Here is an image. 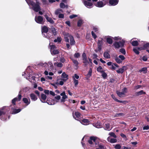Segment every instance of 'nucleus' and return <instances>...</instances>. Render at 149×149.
<instances>
[{
	"mask_svg": "<svg viewBox=\"0 0 149 149\" xmlns=\"http://www.w3.org/2000/svg\"><path fill=\"white\" fill-rule=\"evenodd\" d=\"M25 0L29 6H32L31 8H30L32 9L35 11L38 12L40 10L39 2L36 1V3H35L33 1L30 0Z\"/></svg>",
	"mask_w": 149,
	"mask_h": 149,
	"instance_id": "f257e3e1",
	"label": "nucleus"
},
{
	"mask_svg": "<svg viewBox=\"0 0 149 149\" xmlns=\"http://www.w3.org/2000/svg\"><path fill=\"white\" fill-rule=\"evenodd\" d=\"M40 65L42 67L46 68V70L48 71L52 70L54 68V66L53 63L51 61H49L48 62H45L44 63H41L40 64Z\"/></svg>",
	"mask_w": 149,
	"mask_h": 149,
	"instance_id": "f03ea898",
	"label": "nucleus"
},
{
	"mask_svg": "<svg viewBox=\"0 0 149 149\" xmlns=\"http://www.w3.org/2000/svg\"><path fill=\"white\" fill-rule=\"evenodd\" d=\"M49 45L50 46L51 53L52 55H54L58 54L59 53V50L56 49V47L54 45H51L50 43Z\"/></svg>",
	"mask_w": 149,
	"mask_h": 149,
	"instance_id": "7ed1b4c3",
	"label": "nucleus"
},
{
	"mask_svg": "<svg viewBox=\"0 0 149 149\" xmlns=\"http://www.w3.org/2000/svg\"><path fill=\"white\" fill-rule=\"evenodd\" d=\"M28 69H27L26 70V71L25 72L24 74H22V75L23 76L25 74L26 75V79L29 80V79H34V77L33 76H32L30 73H31V71H28Z\"/></svg>",
	"mask_w": 149,
	"mask_h": 149,
	"instance_id": "20e7f679",
	"label": "nucleus"
},
{
	"mask_svg": "<svg viewBox=\"0 0 149 149\" xmlns=\"http://www.w3.org/2000/svg\"><path fill=\"white\" fill-rule=\"evenodd\" d=\"M127 92V88L125 87L122 89V92H120L118 91H116L118 96L120 97H123L125 96V94Z\"/></svg>",
	"mask_w": 149,
	"mask_h": 149,
	"instance_id": "39448f33",
	"label": "nucleus"
},
{
	"mask_svg": "<svg viewBox=\"0 0 149 149\" xmlns=\"http://www.w3.org/2000/svg\"><path fill=\"white\" fill-rule=\"evenodd\" d=\"M36 22L39 24H43L44 21H43L42 17L41 16H36L35 18Z\"/></svg>",
	"mask_w": 149,
	"mask_h": 149,
	"instance_id": "423d86ee",
	"label": "nucleus"
},
{
	"mask_svg": "<svg viewBox=\"0 0 149 149\" xmlns=\"http://www.w3.org/2000/svg\"><path fill=\"white\" fill-rule=\"evenodd\" d=\"M18 98L17 97L15 98L12 100V103H13V105H11L10 106V107H14L15 105V102L18 99L19 101H20L21 98H22V95L20 93V92H19L18 95Z\"/></svg>",
	"mask_w": 149,
	"mask_h": 149,
	"instance_id": "0eeeda50",
	"label": "nucleus"
},
{
	"mask_svg": "<svg viewBox=\"0 0 149 149\" xmlns=\"http://www.w3.org/2000/svg\"><path fill=\"white\" fill-rule=\"evenodd\" d=\"M73 116L74 118L76 120H80V114L78 112H75L73 113Z\"/></svg>",
	"mask_w": 149,
	"mask_h": 149,
	"instance_id": "6e6552de",
	"label": "nucleus"
},
{
	"mask_svg": "<svg viewBox=\"0 0 149 149\" xmlns=\"http://www.w3.org/2000/svg\"><path fill=\"white\" fill-rule=\"evenodd\" d=\"M7 110V111H9V109L8 107H4L1 110H0V116L4 115L5 117V114L6 113V111L5 110Z\"/></svg>",
	"mask_w": 149,
	"mask_h": 149,
	"instance_id": "1a4fd4ad",
	"label": "nucleus"
},
{
	"mask_svg": "<svg viewBox=\"0 0 149 149\" xmlns=\"http://www.w3.org/2000/svg\"><path fill=\"white\" fill-rule=\"evenodd\" d=\"M97 137L95 136H91L90 137V139L88 140V143L90 144H93V141L95 142V144H97V143L96 141Z\"/></svg>",
	"mask_w": 149,
	"mask_h": 149,
	"instance_id": "9d476101",
	"label": "nucleus"
},
{
	"mask_svg": "<svg viewBox=\"0 0 149 149\" xmlns=\"http://www.w3.org/2000/svg\"><path fill=\"white\" fill-rule=\"evenodd\" d=\"M48 31V29L47 27L44 26L42 28V35L46 36L47 35V33Z\"/></svg>",
	"mask_w": 149,
	"mask_h": 149,
	"instance_id": "9b49d317",
	"label": "nucleus"
},
{
	"mask_svg": "<svg viewBox=\"0 0 149 149\" xmlns=\"http://www.w3.org/2000/svg\"><path fill=\"white\" fill-rule=\"evenodd\" d=\"M84 3L85 6L87 8H91L92 7L93 4L86 1H84Z\"/></svg>",
	"mask_w": 149,
	"mask_h": 149,
	"instance_id": "f8f14e48",
	"label": "nucleus"
},
{
	"mask_svg": "<svg viewBox=\"0 0 149 149\" xmlns=\"http://www.w3.org/2000/svg\"><path fill=\"white\" fill-rule=\"evenodd\" d=\"M22 101L27 105L29 104L31 102L30 100L29 97H24L22 98Z\"/></svg>",
	"mask_w": 149,
	"mask_h": 149,
	"instance_id": "ddd939ff",
	"label": "nucleus"
},
{
	"mask_svg": "<svg viewBox=\"0 0 149 149\" xmlns=\"http://www.w3.org/2000/svg\"><path fill=\"white\" fill-rule=\"evenodd\" d=\"M118 0H109V3L111 5L114 6L118 3Z\"/></svg>",
	"mask_w": 149,
	"mask_h": 149,
	"instance_id": "4468645a",
	"label": "nucleus"
},
{
	"mask_svg": "<svg viewBox=\"0 0 149 149\" xmlns=\"http://www.w3.org/2000/svg\"><path fill=\"white\" fill-rule=\"evenodd\" d=\"M104 129L110 131L112 129V127L110 126V124L109 123L105 124L104 125Z\"/></svg>",
	"mask_w": 149,
	"mask_h": 149,
	"instance_id": "2eb2a0df",
	"label": "nucleus"
},
{
	"mask_svg": "<svg viewBox=\"0 0 149 149\" xmlns=\"http://www.w3.org/2000/svg\"><path fill=\"white\" fill-rule=\"evenodd\" d=\"M10 107L11 108V109L12 110V113L13 114H15L20 112L21 109H13V107Z\"/></svg>",
	"mask_w": 149,
	"mask_h": 149,
	"instance_id": "dca6fc26",
	"label": "nucleus"
},
{
	"mask_svg": "<svg viewBox=\"0 0 149 149\" xmlns=\"http://www.w3.org/2000/svg\"><path fill=\"white\" fill-rule=\"evenodd\" d=\"M45 17L47 21L50 23L52 24H53L54 23V22L52 19L50 17H49L47 15H45Z\"/></svg>",
	"mask_w": 149,
	"mask_h": 149,
	"instance_id": "f3484780",
	"label": "nucleus"
},
{
	"mask_svg": "<svg viewBox=\"0 0 149 149\" xmlns=\"http://www.w3.org/2000/svg\"><path fill=\"white\" fill-rule=\"evenodd\" d=\"M61 77L63 78L62 80L65 81L68 79V75H67L65 72H63L62 74Z\"/></svg>",
	"mask_w": 149,
	"mask_h": 149,
	"instance_id": "a211bd4d",
	"label": "nucleus"
},
{
	"mask_svg": "<svg viewBox=\"0 0 149 149\" xmlns=\"http://www.w3.org/2000/svg\"><path fill=\"white\" fill-rule=\"evenodd\" d=\"M30 96L32 100L33 101H36L38 99L37 96L33 93H31L30 94Z\"/></svg>",
	"mask_w": 149,
	"mask_h": 149,
	"instance_id": "6ab92c4d",
	"label": "nucleus"
},
{
	"mask_svg": "<svg viewBox=\"0 0 149 149\" xmlns=\"http://www.w3.org/2000/svg\"><path fill=\"white\" fill-rule=\"evenodd\" d=\"M113 38L111 36H108L106 38L107 42L109 44H111L113 43L112 39Z\"/></svg>",
	"mask_w": 149,
	"mask_h": 149,
	"instance_id": "aec40b11",
	"label": "nucleus"
},
{
	"mask_svg": "<svg viewBox=\"0 0 149 149\" xmlns=\"http://www.w3.org/2000/svg\"><path fill=\"white\" fill-rule=\"evenodd\" d=\"M69 37L70 41V45H74L75 44V42L73 36H69Z\"/></svg>",
	"mask_w": 149,
	"mask_h": 149,
	"instance_id": "412c9836",
	"label": "nucleus"
},
{
	"mask_svg": "<svg viewBox=\"0 0 149 149\" xmlns=\"http://www.w3.org/2000/svg\"><path fill=\"white\" fill-rule=\"evenodd\" d=\"M47 96L44 94H42L41 95V97L40 100L43 103L45 102V100H46Z\"/></svg>",
	"mask_w": 149,
	"mask_h": 149,
	"instance_id": "4be33fe9",
	"label": "nucleus"
},
{
	"mask_svg": "<svg viewBox=\"0 0 149 149\" xmlns=\"http://www.w3.org/2000/svg\"><path fill=\"white\" fill-rule=\"evenodd\" d=\"M107 139L108 141L111 143H115L117 141V139H116L111 138L110 136H109Z\"/></svg>",
	"mask_w": 149,
	"mask_h": 149,
	"instance_id": "5701e85b",
	"label": "nucleus"
},
{
	"mask_svg": "<svg viewBox=\"0 0 149 149\" xmlns=\"http://www.w3.org/2000/svg\"><path fill=\"white\" fill-rule=\"evenodd\" d=\"M103 3L102 1H98L97 3L95 5L96 6L99 8H101L103 7L104 6Z\"/></svg>",
	"mask_w": 149,
	"mask_h": 149,
	"instance_id": "b1692460",
	"label": "nucleus"
},
{
	"mask_svg": "<svg viewBox=\"0 0 149 149\" xmlns=\"http://www.w3.org/2000/svg\"><path fill=\"white\" fill-rule=\"evenodd\" d=\"M125 66H123L122 68H119L118 70H116V72L118 73H123L124 72V68Z\"/></svg>",
	"mask_w": 149,
	"mask_h": 149,
	"instance_id": "393cba45",
	"label": "nucleus"
},
{
	"mask_svg": "<svg viewBox=\"0 0 149 149\" xmlns=\"http://www.w3.org/2000/svg\"><path fill=\"white\" fill-rule=\"evenodd\" d=\"M89 120L87 119H83L82 120L81 123L84 125H86L88 124Z\"/></svg>",
	"mask_w": 149,
	"mask_h": 149,
	"instance_id": "a878e982",
	"label": "nucleus"
},
{
	"mask_svg": "<svg viewBox=\"0 0 149 149\" xmlns=\"http://www.w3.org/2000/svg\"><path fill=\"white\" fill-rule=\"evenodd\" d=\"M54 64V66L58 68H61L63 66V64L61 63L55 62Z\"/></svg>",
	"mask_w": 149,
	"mask_h": 149,
	"instance_id": "bb28decb",
	"label": "nucleus"
},
{
	"mask_svg": "<svg viewBox=\"0 0 149 149\" xmlns=\"http://www.w3.org/2000/svg\"><path fill=\"white\" fill-rule=\"evenodd\" d=\"M103 56L105 58H110V55L109 53L107 52H104Z\"/></svg>",
	"mask_w": 149,
	"mask_h": 149,
	"instance_id": "cd10ccee",
	"label": "nucleus"
},
{
	"mask_svg": "<svg viewBox=\"0 0 149 149\" xmlns=\"http://www.w3.org/2000/svg\"><path fill=\"white\" fill-rule=\"evenodd\" d=\"M93 125L94 127H95L97 128H100L102 127L100 123V122H97V123H94Z\"/></svg>",
	"mask_w": 149,
	"mask_h": 149,
	"instance_id": "c85d7f7f",
	"label": "nucleus"
},
{
	"mask_svg": "<svg viewBox=\"0 0 149 149\" xmlns=\"http://www.w3.org/2000/svg\"><path fill=\"white\" fill-rule=\"evenodd\" d=\"M61 12H63V10L60 8H58L56 10L55 14L56 15H58V14L59 15V14H60V13Z\"/></svg>",
	"mask_w": 149,
	"mask_h": 149,
	"instance_id": "c756f323",
	"label": "nucleus"
},
{
	"mask_svg": "<svg viewBox=\"0 0 149 149\" xmlns=\"http://www.w3.org/2000/svg\"><path fill=\"white\" fill-rule=\"evenodd\" d=\"M69 36L71 35L69 34V33H67L66 34L65 36L64 37L65 41L66 42H69V40H70L69 37Z\"/></svg>",
	"mask_w": 149,
	"mask_h": 149,
	"instance_id": "7c9ffc66",
	"label": "nucleus"
},
{
	"mask_svg": "<svg viewBox=\"0 0 149 149\" xmlns=\"http://www.w3.org/2000/svg\"><path fill=\"white\" fill-rule=\"evenodd\" d=\"M146 92H144L143 90H141L140 91L136 92V94L137 96H139L142 94H145Z\"/></svg>",
	"mask_w": 149,
	"mask_h": 149,
	"instance_id": "2f4dec72",
	"label": "nucleus"
},
{
	"mask_svg": "<svg viewBox=\"0 0 149 149\" xmlns=\"http://www.w3.org/2000/svg\"><path fill=\"white\" fill-rule=\"evenodd\" d=\"M139 72L140 73L143 72V73H146L147 72V68L146 67L143 68L140 70Z\"/></svg>",
	"mask_w": 149,
	"mask_h": 149,
	"instance_id": "473e14b6",
	"label": "nucleus"
},
{
	"mask_svg": "<svg viewBox=\"0 0 149 149\" xmlns=\"http://www.w3.org/2000/svg\"><path fill=\"white\" fill-rule=\"evenodd\" d=\"M60 7L62 8H68V6L67 5H65L63 3H61L60 4Z\"/></svg>",
	"mask_w": 149,
	"mask_h": 149,
	"instance_id": "72a5a7b5",
	"label": "nucleus"
},
{
	"mask_svg": "<svg viewBox=\"0 0 149 149\" xmlns=\"http://www.w3.org/2000/svg\"><path fill=\"white\" fill-rule=\"evenodd\" d=\"M116 61L118 63H121L122 61L118 57H116L115 58Z\"/></svg>",
	"mask_w": 149,
	"mask_h": 149,
	"instance_id": "f704fd0d",
	"label": "nucleus"
},
{
	"mask_svg": "<svg viewBox=\"0 0 149 149\" xmlns=\"http://www.w3.org/2000/svg\"><path fill=\"white\" fill-rule=\"evenodd\" d=\"M44 74L46 75H47L48 74L50 76H52L54 75V74L53 72H50L49 73L48 72L47 70L45 71Z\"/></svg>",
	"mask_w": 149,
	"mask_h": 149,
	"instance_id": "c9c22d12",
	"label": "nucleus"
},
{
	"mask_svg": "<svg viewBox=\"0 0 149 149\" xmlns=\"http://www.w3.org/2000/svg\"><path fill=\"white\" fill-rule=\"evenodd\" d=\"M68 98V96H63L62 97V98L60 100V102L61 103H64L65 101V100Z\"/></svg>",
	"mask_w": 149,
	"mask_h": 149,
	"instance_id": "e433bc0d",
	"label": "nucleus"
},
{
	"mask_svg": "<svg viewBox=\"0 0 149 149\" xmlns=\"http://www.w3.org/2000/svg\"><path fill=\"white\" fill-rule=\"evenodd\" d=\"M52 36V33L51 32H49L48 33H47V35L46 36H43L44 37L47 38H50Z\"/></svg>",
	"mask_w": 149,
	"mask_h": 149,
	"instance_id": "4c0bfd02",
	"label": "nucleus"
},
{
	"mask_svg": "<svg viewBox=\"0 0 149 149\" xmlns=\"http://www.w3.org/2000/svg\"><path fill=\"white\" fill-rule=\"evenodd\" d=\"M131 43L133 46H137L138 45V43L137 41H133L131 42Z\"/></svg>",
	"mask_w": 149,
	"mask_h": 149,
	"instance_id": "58836bf2",
	"label": "nucleus"
},
{
	"mask_svg": "<svg viewBox=\"0 0 149 149\" xmlns=\"http://www.w3.org/2000/svg\"><path fill=\"white\" fill-rule=\"evenodd\" d=\"M114 46H115V48H118L119 47H120V45L119 43L118 42H115L113 44Z\"/></svg>",
	"mask_w": 149,
	"mask_h": 149,
	"instance_id": "ea45409f",
	"label": "nucleus"
},
{
	"mask_svg": "<svg viewBox=\"0 0 149 149\" xmlns=\"http://www.w3.org/2000/svg\"><path fill=\"white\" fill-rule=\"evenodd\" d=\"M97 70L98 72H102L103 71V69L101 66H99L97 68Z\"/></svg>",
	"mask_w": 149,
	"mask_h": 149,
	"instance_id": "a19ab883",
	"label": "nucleus"
},
{
	"mask_svg": "<svg viewBox=\"0 0 149 149\" xmlns=\"http://www.w3.org/2000/svg\"><path fill=\"white\" fill-rule=\"evenodd\" d=\"M92 70L91 68H90L89 71L87 75V76L88 77H90L92 75Z\"/></svg>",
	"mask_w": 149,
	"mask_h": 149,
	"instance_id": "79ce46f5",
	"label": "nucleus"
},
{
	"mask_svg": "<svg viewBox=\"0 0 149 149\" xmlns=\"http://www.w3.org/2000/svg\"><path fill=\"white\" fill-rule=\"evenodd\" d=\"M101 40H98L97 42V45L102 46L103 44V42L102 41L103 39L101 38Z\"/></svg>",
	"mask_w": 149,
	"mask_h": 149,
	"instance_id": "37998d69",
	"label": "nucleus"
},
{
	"mask_svg": "<svg viewBox=\"0 0 149 149\" xmlns=\"http://www.w3.org/2000/svg\"><path fill=\"white\" fill-rule=\"evenodd\" d=\"M149 47V44L148 43H146L144 44L143 46V49H146Z\"/></svg>",
	"mask_w": 149,
	"mask_h": 149,
	"instance_id": "c03bdc74",
	"label": "nucleus"
},
{
	"mask_svg": "<svg viewBox=\"0 0 149 149\" xmlns=\"http://www.w3.org/2000/svg\"><path fill=\"white\" fill-rule=\"evenodd\" d=\"M118 42L119 43L120 47H122L123 46L125 43L124 40H122L121 41L119 42Z\"/></svg>",
	"mask_w": 149,
	"mask_h": 149,
	"instance_id": "a18cd8bd",
	"label": "nucleus"
},
{
	"mask_svg": "<svg viewBox=\"0 0 149 149\" xmlns=\"http://www.w3.org/2000/svg\"><path fill=\"white\" fill-rule=\"evenodd\" d=\"M83 23V20L81 19L79 20L77 22V26L79 27Z\"/></svg>",
	"mask_w": 149,
	"mask_h": 149,
	"instance_id": "49530a36",
	"label": "nucleus"
},
{
	"mask_svg": "<svg viewBox=\"0 0 149 149\" xmlns=\"http://www.w3.org/2000/svg\"><path fill=\"white\" fill-rule=\"evenodd\" d=\"M119 51L122 54L125 55L126 54V51L125 49L123 48H122L120 49Z\"/></svg>",
	"mask_w": 149,
	"mask_h": 149,
	"instance_id": "de8ad7c7",
	"label": "nucleus"
},
{
	"mask_svg": "<svg viewBox=\"0 0 149 149\" xmlns=\"http://www.w3.org/2000/svg\"><path fill=\"white\" fill-rule=\"evenodd\" d=\"M109 135L113 137L114 138H116L117 137L115 135V133L113 132H111L109 133Z\"/></svg>",
	"mask_w": 149,
	"mask_h": 149,
	"instance_id": "09e8293b",
	"label": "nucleus"
},
{
	"mask_svg": "<svg viewBox=\"0 0 149 149\" xmlns=\"http://www.w3.org/2000/svg\"><path fill=\"white\" fill-rule=\"evenodd\" d=\"M102 73V75L104 79H106L107 77V74L103 71Z\"/></svg>",
	"mask_w": 149,
	"mask_h": 149,
	"instance_id": "8fccbe9b",
	"label": "nucleus"
},
{
	"mask_svg": "<svg viewBox=\"0 0 149 149\" xmlns=\"http://www.w3.org/2000/svg\"><path fill=\"white\" fill-rule=\"evenodd\" d=\"M61 40V37H58L57 39H56L54 40V42H60Z\"/></svg>",
	"mask_w": 149,
	"mask_h": 149,
	"instance_id": "3c124183",
	"label": "nucleus"
},
{
	"mask_svg": "<svg viewBox=\"0 0 149 149\" xmlns=\"http://www.w3.org/2000/svg\"><path fill=\"white\" fill-rule=\"evenodd\" d=\"M74 80V86L75 87H76L78 84V81L77 80H76L75 79H73Z\"/></svg>",
	"mask_w": 149,
	"mask_h": 149,
	"instance_id": "603ef678",
	"label": "nucleus"
},
{
	"mask_svg": "<svg viewBox=\"0 0 149 149\" xmlns=\"http://www.w3.org/2000/svg\"><path fill=\"white\" fill-rule=\"evenodd\" d=\"M84 61L83 63L85 65H86L89 63V62L87 59L83 60Z\"/></svg>",
	"mask_w": 149,
	"mask_h": 149,
	"instance_id": "864d4df0",
	"label": "nucleus"
},
{
	"mask_svg": "<svg viewBox=\"0 0 149 149\" xmlns=\"http://www.w3.org/2000/svg\"><path fill=\"white\" fill-rule=\"evenodd\" d=\"M133 51L136 54H139V52L138 51V49L136 48H134L133 49Z\"/></svg>",
	"mask_w": 149,
	"mask_h": 149,
	"instance_id": "5fc2aeb1",
	"label": "nucleus"
},
{
	"mask_svg": "<svg viewBox=\"0 0 149 149\" xmlns=\"http://www.w3.org/2000/svg\"><path fill=\"white\" fill-rule=\"evenodd\" d=\"M51 30L54 35H56V31L55 29L54 28H51Z\"/></svg>",
	"mask_w": 149,
	"mask_h": 149,
	"instance_id": "6e6d98bb",
	"label": "nucleus"
},
{
	"mask_svg": "<svg viewBox=\"0 0 149 149\" xmlns=\"http://www.w3.org/2000/svg\"><path fill=\"white\" fill-rule=\"evenodd\" d=\"M118 57L120 58V59L122 61L125 59V56L122 55H119Z\"/></svg>",
	"mask_w": 149,
	"mask_h": 149,
	"instance_id": "4d7b16f0",
	"label": "nucleus"
},
{
	"mask_svg": "<svg viewBox=\"0 0 149 149\" xmlns=\"http://www.w3.org/2000/svg\"><path fill=\"white\" fill-rule=\"evenodd\" d=\"M72 60L73 63L75 65V66H77L79 64L77 61L74 59H72Z\"/></svg>",
	"mask_w": 149,
	"mask_h": 149,
	"instance_id": "13d9d810",
	"label": "nucleus"
},
{
	"mask_svg": "<svg viewBox=\"0 0 149 149\" xmlns=\"http://www.w3.org/2000/svg\"><path fill=\"white\" fill-rule=\"evenodd\" d=\"M31 89L29 87H26L24 88V91L25 92H27Z\"/></svg>",
	"mask_w": 149,
	"mask_h": 149,
	"instance_id": "bf43d9fd",
	"label": "nucleus"
},
{
	"mask_svg": "<svg viewBox=\"0 0 149 149\" xmlns=\"http://www.w3.org/2000/svg\"><path fill=\"white\" fill-rule=\"evenodd\" d=\"M80 54L79 53H76L74 55V57L78 58L80 57Z\"/></svg>",
	"mask_w": 149,
	"mask_h": 149,
	"instance_id": "052dcab7",
	"label": "nucleus"
},
{
	"mask_svg": "<svg viewBox=\"0 0 149 149\" xmlns=\"http://www.w3.org/2000/svg\"><path fill=\"white\" fill-rule=\"evenodd\" d=\"M115 148L116 149H120L121 146L119 144H116L115 146Z\"/></svg>",
	"mask_w": 149,
	"mask_h": 149,
	"instance_id": "680f3d73",
	"label": "nucleus"
},
{
	"mask_svg": "<svg viewBox=\"0 0 149 149\" xmlns=\"http://www.w3.org/2000/svg\"><path fill=\"white\" fill-rule=\"evenodd\" d=\"M91 34L93 37L94 38V39H95L97 38V36L95 34V33L93 32V31H92L91 32Z\"/></svg>",
	"mask_w": 149,
	"mask_h": 149,
	"instance_id": "e2e57ef3",
	"label": "nucleus"
},
{
	"mask_svg": "<svg viewBox=\"0 0 149 149\" xmlns=\"http://www.w3.org/2000/svg\"><path fill=\"white\" fill-rule=\"evenodd\" d=\"M93 30L95 32H96L98 31V28L96 26H94L93 27Z\"/></svg>",
	"mask_w": 149,
	"mask_h": 149,
	"instance_id": "0e129e2a",
	"label": "nucleus"
},
{
	"mask_svg": "<svg viewBox=\"0 0 149 149\" xmlns=\"http://www.w3.org/2000/svg\"><path fill=\"white\" fill-rule=\"evenodd\" d=\"M99 147L100 149H105L106 147L105 146L102 144H100L99 146Z\"/></svg>",
	"mask_w": 149,
	"mask_h": 149,
	"instance_id": "69168bd1",
	"label": "nucleus"
},
{
	"mask_svg": "<svg viewBox=\"0 0 149 149\" xmlns=\"http://www.w3.org/2000/svg\"><path fill=\"white\" fill-rule=\"evenodd\" d=\"M123 115H124L122 113H117L115 114V117H117L118 116H121Z\"/></svg>",
	"mask_w": 149,
	"mask_h": 149,
	"instance_id": "338daca9",
	"label": "nucleus"
},
{
	"mask_svg": "<svg viewBox=\"0 0 149 149\" xmlns=\"http://www.w3.org/2000/svg\"><path fill=\"white\" fill-rule=\"evenodd\" d=\"M61 97L60 96L58 95L57 96L55 97L54 98L57 100H59L61 99Z\"/></svg>",
	"mask_w": 149,
	"mask_h": 149,
	"instance_id": "774afa93",
	"label": "nucleus"
}]
</instances>
